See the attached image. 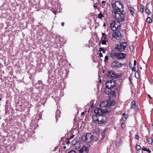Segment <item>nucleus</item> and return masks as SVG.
Listing matches in <instances>:
<instances>
[{
  "instance_id": "obj_1",
  "label": "nucleus",
  "mask_w": 153,
  "mask_h": 153,
  "mask_svg": "<svg viewBox=\"0 0 153 153\" xmlns=\"http://www.w3.org/2000/svg\"><path fill=\"white\" fill-rule=\"evenodd\" d=\"M113 7H116L114 8L112 12L113 16L116 19L117 21L119 22H123L125 20V13L123 10L121 11L120 7L123 8V5L119 1H115L114 4H112Z\"/></svg>"
},
{
  "instance_id": "obj_2",
  "label": "nucleus",
  "mask_w": 153,
  "mask_h": 153,
  "mask_svg": "<svg viewBox=\"0 0 153 153\" xmlns=\"http://www.w3.org/2000/svg\"><path fill=\"white\" fill-rule=\"evenodd\" d=\"M112 104H110L108 105L106 102V104L105 105V102H101L100 105V109L99 108H96L94 110V112L96 114H97L98 115H102V114H105L108 113L110 111V108L108 106H111L112 105Z\"/></svg>"
},
{
  "instance_id": "obj_3",
  "label": "nucleus",
  "mask_w": 153,
  "mask_h": 153,
  "mask_svg": "<svg viewBox=\"0 0 153 153\" xmlns=\"http://www.w3.org/2000/svg\"><path fill=\"white\" fill-rule=\"evenodd\" d=\"M81 139L84 142L87 143H90L92 140H94L92 142V144L94 145L98 144L100 142V141H98L97 137L93 136L90 133H88L85 135H82Z\"/></svg>"
},
{
  "instance_id": "obj_4",
  "label": "nucleus",
  "mask_w": 153,
  "mask_h": 153,
  "mask_svg": "<svg viewBox=\"0 0 153 153\" xmlns=\"http://www.w3.org/2000/svg\"><path fill=\"white\" fill-rule=\"evenodd\" d=\"M127 44L126 42H120V44H118L115 47V49L117 51L122 52L125 50Z\"/></svg>"
},
{
  "instance_id": "obj_5",
  "label": "nucleus",
  "mask_w": 153,
  "mask_h": 153,
  "mask_svg": "<svg viewBox=\"0 0 153 153\" xmlns=\"http://www.w3.org/2000/svg\"><path fill=\"white\" fill-rule=\"evenodd\" d=\"M107 75L109 78L111 79H114L117 78H119L120 76L117 74H116L115 72L113 71H108L107 73Z\"/></svg>"
},
{
  "instance_id": "obj_6",
  "label": "nucleus",
  "mask_w": 153,
  "mask_h": 153,
  "mask_svg": "<svg viewBox=\"0 0 153 153\" xmlns=\"http://www.w3.org/2000/svg\"><path fill=\"white\" fill-rule=\"evenodd\" d=\"M98 118V124H104L107 121V117L104 115H99Z\"/></svg>"
},
{
  "instance_id": "obj_7",
  "label": "nucleus",
  "mask_w": 153,
  "mask_h": 153,
  "mask_svg": "<svg viewBox=\"0 0 153 153\" xmlns=\"http://www.w3.org/2000/svg\"><path fill=\"white\" fill-rule=\"evenodd\" d=\"M124 65H125V63L122 64L117 61L113 62L111 66L113 68L116 69Z\"/></svg>"
},
{
  "instance_id": "obj_8",
  "label": "nucleus",
  "mask_w": 153,
  "mask_h": 153,
  "mask_svg": "<svg viewBox=\"0 0 153 153\" xmlns=\"http://www.w3.org/2000/svg\"><path fill=\"white\" fill-rule=\"evenodd\" d=\"M117 59L118 60L124 59L126 56V54L123 53H117Z\"/></svg>"
},
{
  "instance_id": "obj_9",
  "label": "nucleus",
  "mask_w": 153,
  "mask_h": 153,
  "mask_svg": "<svg viewBox=\"0 0 153 153\" xmlns=\"http://www.w3.org/2000/svg\"><path fill=\"white\" fill-rule=\"evenodd\" d=\"M120 22H119L117 21L116 22L114 21L115 25H114V28H115V29L114 31H116L120 29L121 26Z\"/></svg>"
},
{
  "instance_id": "obj_10",
  "label": "nucleus",
  "mask_w": 153,
  "mask_h": 153,
  "mask_svg": "<svg viewBox=\"0 0 153 153\" xmlns=\"http://www.w3.org/2000/svg\"><path fill=\"white\" fill-rule=\"evenodd\" d=\"M88 148L85 146H84L79 150V153H88Z\"/></svg>"
},
{
  "instance_id": "obj_11",
  "label": "nucleus",
  "mask_w": 153,
  "mask_h": 153,
  "mask_svg": "<svg viewBox=\"0 0 153 153\" xmlns=\"http://www.w3.org/2000/svg\"><path fill=\"white\" fill-rule=\"evenodd\" d=\"M99 116V115H97L96 114L93 115L92 119L94 123L98 124V117Z\"/></svg>"
},
{
  "instance_id": "obj_12",
  "label": "nucleus",
  "mask_w": 153,
  "mask_h": 153,
  "mask_svg": "<svg viewBox=\"0 0 153 153\" xmlns=\"http://www.w3.org/2000/svg\"><path fill=\"white\" fill-rule=\"evenodd\" d=\"M128 8L130 12L131 13V14L133 16H134L135 14H134V12L135 10V9L134 8L131 7V6H128Z\"/></svg>"
},
{
  "instance_id": "obj_13",
  "label": "nucleus",
  "mask_w": 153,
  "mask_h": 153,
  "mask_svg": "<svg viewBox=\"0 0 153 153\" xmlns=\"http://www.w3.org/2000/svg\"><path fill=\"white\" fill-rule=\"evenodd\" d=\"M113 81L109 80L107 81L106 83V87L108 89H111V85Z\"/></svg>"
},
{
  "instance_id": "obj_14",
  "label": "nucleus",
  "mask_w": 153,
  "mask_h": 153,
  "mask_svg": "<svg viewBox=\"0 0 153 153\" xmlns=\"http://www.w3.org/2000/svg\"><path fill=\"white\" fill-rule=\"evenodd\" d=\"M112 35L114 36L115 38H117L120 37L121 36L120 33L119 32L118 33L117 32H114L112 34Z\"/></svg>"
},
{
  "instance_id": "obj_15",
  "label": "nucleus",
  "mask_w": 153,
  "mask_h": 153,
  "mask_svg": "<svg viewBox=\"0 0 153 153\" xmlns=\"http://www.w3.org/2000/svg\"><path fill=\"white\" fill-rule=\"evenodd\" d=\"M80 143L79 141V142H78V143H76L75 146H73V148L74 149H78L80 148Z\"/></svg>"
},
{
  "instance_id": "obj_16",
  "label": "nucleus",
  "mask_w": 153,
  "mask_h": 153,
  "mask_svg": "<svg viewBox=\"0 0 153 153\" xmlns=\"http://www.w3.org/2000/svg\"><path fill=\"white\" fill-rule=\"evenodd\" d=\"M110 27L112 30L114 31V29H115V28H114V21L110 23Z\"/></svg>"
},
{
  "instance_id": "obj_17",
  "label": "nucleus",
  "mask_w": 153,
  "mask_h": 153,
  "mask_svg": "<svg viewBox=\"0 0 153 153\" xmlns=\"http://www.w3.org/2000/svg\"><path fill=\"white\" fill-rule=\"evenodd\" d=\"M117 85V83H116V82L115 81L113 80L112 81V83L111 85V89L113 88H115H115V87Z\"/></svg>"
},
{
  "instance_id": "obj_18",
  "label": "nucleus",
  "mask_w": 153,
  "mask_h": 153,
  "mask_svg": "<svg viewBox=\"0 0 153 153\" xmlns=\"http://www.w3.org/2000/svg\"><path fill=\"white\" fill-rule=\"evenodd\" d=\"M117 53H111L110 54V57L113 59L116 58L117 59Z\"/></svg>"
},
{
  "instance_id": "obj_19",
  "label": "nucleus",
  "mask_w": 153,
  "mask_h": 153,
  "mask_svg": "<svg viewBox=\"0 0 153 153\" xmlns=\"http://www.w3.org/2000/svg\"><path fill=\"white\" fill-rule=\"evenodd\" d=\"M147 139L148 143L149 144H151L153 142L152 139L150 137L147 138Z\"/></svg>"
},
{
  "instance_id": "obj_20",
  "label": "nucleus",
  "mask_w": 153,
  "mask_h": 153,
  "mask_svg": "<svg viewBox=\"0 0 153 153\" xmlns=\"http://www.w3.org/2000/svg\"><path fill=\"white\" fill-rule=\"evenodd\" d=\"M79 142V140L77 139H74V140L72 142L73 146H75L76 143H78V142Z\"/></svg>"
},
{
  "instance_id": "obj_21",
  "label": "nucleus",
  "mask_w": 153,
  "mask_h": 153,
  "mask_svg": "<svg viewBox=\"0 0 153 153\" xmlns=\"http://www.w3.org/2000/svg\"><path fill=\"white\" fill-rule=\"evenodd\" d=\"M131 108L134 109L136 107V103L135 101H133L131 103Z\"/></svg>"
},
{
  "instance_id": "obj_22",
  "label": "nucleus",
  "mask_w": 153,
  "mask_h": 153,
  "mask_svg": "<svg viewBox=\"0 0 153 153\" xmlns=\"http://www.w3.org/2000/svg\"><path fill=\"white\" fill-rule=\"evenodd\" d=\"M60 113V111H57L56 114V120L59 117H60L59 115V113Z\"/></svg>"
},
{
  "instance_id": "obj_23",
  "label": "nucleus",
  "mask_w": 153,
  "mask_h": 153,
  "mask_svg": "<svg viewBox=\"0 0 153 153\" xmlns=\"http://www.w3.org/2000/svg\"><path fill=\"white\" fill-rule=\"evenodd\" d=\"M104 15H103L101 13V11L100 12V13H99V14L98 15V18L100 19H101L102 17H104Z\"/></svg>"
},
{
  "instance_id": "obj_24",
  "label": "nucleus",
  "mask_w": 153,
  "mask_h": 153,
  "mask_svg": "<svg viewBox=\"0 0 153 153\" xmlns=\"http://www.w3.org/2000/svg\"><path fill=\"white\" fill-rule=\"evenodd\" d=\"M99 51L101 52L102 51L103 53H105L106 50H105L103 48H100L99 49Z\"/></svg>"
},
{
  "instance_id": "obj_25",
  "label": "nucleus",
  "mask_w": 153,
  "mask_h": 153,
  "mask_svg": "<svg viewBox=\"0 0 153 153\" xmlns=\"http://www.w3.org/2000/svg\"><path fill=\"white\" fill-rule=\"evenodd\" d=\"M152 21V19L149 17H148L146 19V21L148 23H151Z\"/></svg>"
},
{
  "instance_id": "obj_26",
  "label": "nucleus",
  "mask_w": 153,
  "mask_h": 153,
  "mask_svg": "<svg viewBox=\"0 0 153 153\" xmlns=\"http://www.w3.org/2000/svg\"><path fill=\"white\" fill-rule=\"evenodd\" d=\"M143 151L148 152L149 153H150L151 152V151L149 149L143 148Z\"/></svg>"
},
{
  "instance_id": "obj_27",
  "label": "nucleus",
  "mask_w": 153,
  "mask_h": 153,
  "mask_svg": "<svg viewBox=\"0 0 153 153\" xmlns=\"http://www.w3.org/2000/svg\"><path fill=\"white\" fill-rule=\"evenodd\" d=\"M123 115L124 117V119L123 118V121H124V120L125 121V120H126V119L128 118V116L127 114H125V113H123Z\"/></svg>"
},
{
  "instance_id": "obj_28",
  "label": "nucleus",
  "mask_w": 153,
  "mask_h": 153,
  "mask_svg": "<svg viewBox=\"0 0 153 153\" xmlns=\"http://www.w3.org/2000/svg\"><path fill=\"white\" fill-rule=\"evenodd\" d=\"M140 146L139 145H137L136 146V150H137V151H139L141 149H142Z\"/></svg>"
},
{
  "instance_id": "obj_29",
  "label": "nucleus",
  "mask_w": 153,
  "mask_h": 153,
  "mask_svg": "<svg viewBox=\"0 0 153 153\" xmlns=\"http://www.w3.org/2000/svg\"><path fill=\"white\" fill-rule=\"evenodd\" d=\"M135 75L136 77L137 78H139L140 77H139V73L138 72V71H137L135 73Z\"/></svg>"
},
{
  "instance_id": "obj_30",
  "label": "nucleus",
  "mask_w": 153,
  "mask_h": 153,
  "mask_svg": "<svg viewBox=\"0 0 153 153\" xmlns=\"http://www.w3.org/2000/svg\"><path fill=\"white\" fill-rule=\"evenodd\" d=\"M145 11L146 13L148 14H149L151 13V12L147 8L146 9Z\"/></svg>"
},
{
  "instance_id": "obj_31",
  "label": "nucleus",
  "mask_w": 153,
  "mask_h": 153,
  "mask_svg": "<svg viewBox=\"0 0 153 153\" xmlns=\"http://www.w3.org/2000/svg\"><path fill=\"white\" fill-rule=\"evenodd\" d=\"M106 40H103L102 39L101 41V43L102 45H105L106 43Z\"/></svg>"
},
{
  "instance_id": "obj_32",
  "label": "nucleus",
  "mask_w": 153,
  "mask_h": 153,
  "mask_svg": "<svg viewBox=\"0 0 153 153\" xmlns=\"http://www.w3.org/2000/svg\"><path fill=\"white\" fill-rule=\"evenodd\" d=\"M105 2L104 1H102V7H104L105 6Z\"/></svg>"
},
{
  "instance_id": "obj_33",
  "label": "nucleus",
  "mask_w": 153,
  "mask_h": 153,
  "mask_svg": "<svg viewBox=\"0 0 153 153\" xmlns=\"http://www.w3.org/2000/svg\"><path fill=\"white\" fill-rule=\"evenodd\" d=\"M130 50L131 51H133L134 49V46L133 45H131L129 47Z\"/></svg>"
},
{
  "instance_id": "obj_34",
  "label": "nucleus",
  "mask_w": 153,
  "mask_h": 153,
  "mask_svg": "<svg viewBox=\"0 0 153 153\" xmlns=\"http://www.w3.org/2000/svg\"><path fill=\"white\" fill-rule=\"evenodd\" d=\"M110 94H112L113 95H115L116 94L115 91L114 90L112 91H110Z\"/></svg>"
},
{
  "instance_id": "obj_35",
  "label": "nucleus",
  "mask_w": 153,
  "mask_h": 153,
  "mask_svg": "<svg viewBox=\"0 0 153 153\" xmlns=\"http://www.w3.org/2000/svg\"><path fill=\"white\" fill-rule=\"evenodd\" d=\"M107 38V36L106 35L105 36H102L101 39H102L106 40V39Z\"/></svg>"
},
{
  "instance_id": "obj_36",
  "label": "nucleus",
  "mask_w": 153,
  "mask_h": 153,
  "mask_svg": "<svg viewBox=\"0 0 153 153\" xmlns=\"http://www.w3.org/2000/svg\"><path fill=\"white\" fill-rule=\"evenodd\" d=\"M143 148L139 150V151H137V153H143Z\"/></svg>"
},
{
  "instance_id": "obj_37",
  "label": "nucleus",
  "mask_w": 153,
  "mask_h": 153,
  "mask_svg": "<svg viewBox=\"0 0 153 153\" xmlns=\"http://www.w3.org/2000/svg\"><path fill=\"white\" fill-rule=\"evenodd\" d=\"M68 153H77L75 151H74V150H72V151H70L69 152H68Z\"/></svg>"
},
{
  "instance_id": "obj_38",
  "label": "nucleus",
  "mask_w": 153,
  "mask_h": 153,
  "mask_svg": "<svg viewBox=\"0 0 153 153\" xmlns=\"http://www.w3.org/2000/svg\"><path fill=\"white\" fill-rule=\"evenodd\" d=\"M108 56L106 55L105 56V62L106 60H108Z\"/></svg>"
},
{
  "instance_id": "obj_39",
  "label": "nucleus",
  "mask_w": 153,
  "mask_h": 153,
  "mask_svg": "<svg viewBox=\"0 0 153 153\" xmlns=\"http://www.w3.org/2000/svg\"><path fill=\"white\" fill-rule=\"evenodd\" d=\"M74 137V135H72L71 136V137L70 138H68V140H71V139L73 138Z\"/></svg>"
},
{
  "instance_id": "obj_40",
  "label": "nucleus",
  "mask_w": 153,
  "mask_h": 153,
  "mask_svg": "<svg viewBox=\"0 0 153 153\" xmlns=\"http://www.w3.org/2000/svg\"><path fill=\"white\" fill-rule=\"evenodd\" d=\"M132 70L133 71H136V68H135V67H134V66L132 68Z\"/></svg>"
},
{
  "instance_id": "obj_41",
  "label": "nucleus",
  "mask_w": 153,
  "mask_h": 153,
  "mask_svg": "<svg viewBox=\"0 0 153 153\" xmlns=\"http://www.w3.org/2000/svg\"><path fill=\"white\" fill-rule=\"evenodd\" d=\"M135 138L137 139H138L139 138V136L137 134H136L135 135Z\"/></svg>"
},
{
  "instance_id": "obj_42",
  "label": "nucleus",
  "mask_w": 153,
  "mask_h": 153,
  "mask_svg": "<svg viewBox=\"0 0 153 153\" xmlns=\"http://www.w3.org/2000/svg\"><path fill=\"white\" fill-rule=\"evenodd\" d=\"M99 56L100 57H102L103 56L101 52H100V53H99Z\"/></svg>"
},
{
  "instance_id": "obj_43",
  "label": "nucleus",
  "mask_w": 153,
  "mask_h": 153,
  "mask_svg": "<svg viewBox=\"0 0 153 153\" xmlns=\"http://www.w3.org/2000/svg\"><path fill=\"white\" fill-rule=\"evenodd\" d=\"M134 66H135L136 65V60H134Z\"/></svg>"
},
{
  "instance_id": "obj_44",
  "label": "nucleus",
  "mask_w": 153,
  "mask_h": 153,
  "mask_svg": "<svg viewBox=\"0 0 153 153\" xmlns=\"http://www.w3.org/2000/svg\"><path fill=\"white\" fill-rule=\"evenodd\" d=\"M97 3H95L94 5V7L95 8H96L97 7Z\"/></svg>"
},
{
  "instance_id": "obj_45",
  "label": "nucleus",
  "mask_w": 153,
  "mask_h": 153,
  "mask_svg": "<svg viewBox=\"0 0 153 153\" xmlns=\"http://www.w3.org/2000/svg\"><path fill=\"white\" fill-rule=\"evenodd\" d=\"M69 140H68V139H67V141L66 142V143L67 144H69L70 143V141H69Z\"/></svg>"
},
{
  "instance_id": "obj_46",
  "label": "nucleus",
  "mask_w": 153,
  "mask_h": 153,
  "mask_svg": "<svg viewBox=\"0 0 153 153\" xmlns=\"http://www.w3.org/2000/svg\"><path fill=\"white\" fill-rule=\"evenodd\" d=\"M148 97L150 99H152V98L151 97V96H150V95L149 94H148Z\"/></svg>"
},
{
  "instance_id": "obj_47",
  "label": "nucleus",
  "mask_w": 153,
  "mask_h": 153,
  "mask_svg": "<svg viewBox=\"0 0 153 153\" xmlns=\"http://www.w3.org/2000/svg\"><path fill=\"white\" fill-rule=\"evenodd\" d=\"M140 12H143V8H142V9H140Z\"/></svg>"
},
{
  "instance_id": "obj_48",
  "label": "nucleus",
  "mask_w": 153,
  "mask_h": 153,
  "mask_svg": "<svg viewBox=\"0 0 153 153\" xmlns=\"http://www.w3.org/2000/svg\"><path fill=\"white\" fill-rule=\"evenodd\" d=\"M64 22H62V23H61V25L62 26H63L64 25Z\"/></svg>"
},
{
  "instance_id": "obj_49",
  "label": "nucleus",
  "mask_w": 153,
  "mask_h": 153,
  "mask_svg": "<svg viewBox=\"0 0 153 153\" xmlns=\"http://www.w3.org/2000/svg\"><path fill=\"white\" fill-rule=\"evenodd\" d=\"M102 36H106V35L105 34V33H102Z\"/></svg>"
},
{
  "instance_id": "obj_50",
  "label": "nucleus",
  "mask_w": 153,
  "mask_h": 153,
  "mask_svg": "<svg viewBox=\"0 0 153 153\" xmlns=\"http://www.w3.org/2000/svg\"><path fill=\"white\" fill-rule=\"evenodd\" d=\"M124 125V123H122L121 124V127H122V128H123V126Z\"/></svg>"
},
{
  "instance_id": "obj_51",
  "label": "nucleus",
  "mask_w": 153,
  "mask_h": 153,
  "mask_svg": "<svg viewBox=\"0 0 153 153\" xmlns=\"http://www.w3.org/2000/svg\"><path fill=\"white\" fill-rule=\"evenodd\" d=\"M66 148V146H64L63 148H64V149H65Z\"/></svg>"
},
{
  "instance_id": "obj_52",
  "label": "nucleus",
  "mask_w": 153,
  "mask_h": 153,
  "mask_svg": "<svg viewBox=\"0 0 153 153\" xmlns=\"http://www.w3.org/2000/svg\"><path fill=\"white\" fill-rule=\"evenodd\" d=\"M53 13L55 14H56V12L55 11H53Z\"/></svg>"
},
{
  "instance_id": "obj_53",
  "label": "nucleus",
  "mask_w": 153,
  "mask_h": 153,
  "mask_svg": "<svg viewBox=\"0 0 153 153\" xmlns=\"http://www.w3.org/2000/svg\"><path fill=\"white\" fill-rule=\"evenodd\" d=\"M105 92L106 94H109V92H108V93H107L105 91Z\"/></svg>"
},
{
  "instance_id": "obj_54",
  "label": "nucleus",
  "mask_w": 153,
  "mask_h": 153,
  "mask_svg": "<svg viewBox=\"0 0 153 153\" xmlns=\"http://www.w3.org/2000/svg\"><path fill=\"white\" fill-rule=\"evenodd\" d=\"M116 145L117 144V142H116Z\"/></svg>"
},
{
  "instance_id": "obj_55",
  "label": "nucleus",
  "mask_w": 153,
  "mask_h": 153,
  "mask_svg": "<svg viewBox=\"0 0 153 153\" xmlns=\"http://www.w3.org/2000/svg\"><path fill=\"white\" fill-rule=\"evenodd\" d=\"M140 69H142V68L141 67H140Z\"/></svg>"
},
{
  "instance_id": "obj_56",
  "label": "nucleus",
  "mask_w": 153,
  "mask_h": 153,
  "mask_svg": "<svg viewBox=\"0 0 153 153\" xmlns=\"http://www.w3.org/2000/svg\"><path fill=\"white\" fill-rule=\"evenodd\" d=\"M129 79L130 81H131V79H130V78H129Z\"/></svg>"
},
{
  "instance_id": "obj_57",
  "label": "nucleus",
  "mask_w": 153,
  "mask_h": 153,
  "mask_svg": "<svg viewBox=\"0 0 153 153\" xmlns=\"http://www.w3.org/2000/svg\"><path fill=\"white\" fill-rule=\"evenodd\" d=\"M129 79L130 81H131V79H130V78H129Z\"/></svg>"
},
{
  "instance_id": "obj_58",
  "label": "nucleus",
  "mask_w": 153,
  "mask_h": 153,
  "mask_svg": "<svg viewBox=\"0 0 153 153\" xmlns=\"http://www.w3.org/2000/svg\"><path fill=\"white\" fill-rule=\"evenodd\" d=\"M1 98H0V101H1Z\"/></svg>"
},
{
  "instance_id": "obj_59",
  "label": "nucleus",
  "mask_w": 153,
  "mask_h": 153,
  "mask_svg": "<svg viewBox=\"0 0 153 153\" xmlns=\"http://www.w3.org/2000/svg\"><path fill=\"white\" fill-rule=\"evenodd\" d=\"M104 12H105V10H104Z\"/></svg>"
},
{
  "instance_id": "obj_60",
  "label": "nucleus",
  "mask_w": 153,
  "mask_h": 153,
  "mask_svg": "<svg viewBox=\"0 0 153 153\" xmlns=\"http://www.w3.org/2000/svg\"><path fill=\"white\" fill-rule=\"evenodd\" d=\"M83 113H84V112H82V114H83Z\"/></svg>"
},
{
  "instance_id": "obj_61",
  "label": "nucleus",
  "mask_w": 153,
  "mask_h": 153,
  "mask_svg": "<svg viewBox=\"0 0 153 153\" xmlns=\"http://www.w3.org/2000/svg\"><path fill=\"white\" fill-rule=\"evenodd\" d=\"M105 24H104V26H105Z\"/></svg>"
},
{
  "instance_id": "obj_62",
  "label": "nucleus",
  "mask_w": 153,
  "mask_h": 153,
  "mask_svg": "<svg viewBox=\"0 0 153 153\" xmlns=\"http://www.w3.org/2000/svg\"><path fill=\"white\" fill-rule=\"evenodd\" d=\"M152 126H153V124H152Z\"/></svg>"
}]
</instances>
